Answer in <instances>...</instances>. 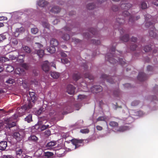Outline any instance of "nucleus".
<instances>
[{"label": "nucleus", "mask_w": 158, "mask_h": 158, "mask_svg": "<svg viewBox=\"0 0 158 158\" xmlns=\"http://www.w3.org/2000/svg\"><path fill=\"white\" fill-rule=\"evenodd\" d=\"M52 153L50 152H47L46 153V156H51L52 155Z\"/></svg>", "instance_id": "nucleus-50"}, {"label": "nucleus", "mask_w": 158, "mask_h": 158, "mask_svg": "<svg viewBox=\"0 0 158 158\" xmlns=\"http://www.w3.org/2000/svg\"><path fill=\"white\" fill-rule=\"evenodd\" d=\"M119 62L122 64H124L125 63V62L123 60L122 61V60H119Z\"/></svg>", "instance_id": "nucleus-57"}, {"label": "nucleus", "mask_w": 158, "mask_h": 158, "mask_svg": "<svg viewBox=\"0 0 158 158\" xmlns=\"http://www.w3.org/2000/svg\"><path fill=\"white\" fill-rule=\"evenodd\" d=\"M8 36V34L6 32L0 34V42L6 39Z\"/></svg>", "instance_id": "nucleus-15"}, {"label": "nucleus", "mask_w": 158, "mask_h": 158, "mask_svg": "<svg viewBox=\"0 0 158 158\" xmlns=\"http://www.w3.org/2000/svg\"><path fill=\"white\" fill-rule=\"evenodd\" d=\"M62 136L63 138L65 140V142L66 143H71L70 145L73 146L71 148L69 149L70 151L76 149L82 144V140L72 139L71 137L69 136L68 133H63L62 135Z\"/></svg>", "instance_id": "nucleus-1"}, {"label": "nucleus", "mask_w": 158, "mask_h": 158, "mask_svg": "<svg viewBox=\"0 0 158 158\" xmlns=\"http://www.w3.org/2000/svg\"><path fill=\"white\" fill-rule=\"evenodd\" d=\"M60 11V9L58 7L54 6L52 7L51 10V12L53 13H57Z\"/></svg>", "instance_id": "nucleus-18"}, {"label": "nucleus", "mask_w": 158, "mask_h": 158, "mask_svg": "<svg viewBox=\"0 0 158 158\" xmlns=\"http://www.w3.org/2000/svg\"><path fill=\"white\" fill-rule=\"evenodd\" d=\"M58 44V41L55 39H52L50 41V45L55 47Z\"/></svg>", "instance_id": "nucleus-16"}, {"label": "nucleus", "mask_w": 158, "mask_h": 158, "mask_svg": "<svg viewBox=\"0 0 158 158\" xmlns=\"http://www.w3.org/2000/svg\"><path fill=\"white\" fill-rule=\"evenodd\" d=\"M6 82L8 84H12L15 82V81L14 79L9 78L6 81Z\"/></svg>", "instance_id": "nucleus-28"}, {"label": "nucleus", "mask_w": 158, "mask_h": 158, "mask_svg": "<svg viewBox=\"0 0 158 158\" xmlns=\"http://www.w3.org/2000/svg\"><path fill=\"white\" fill-rule=\"evenodd\" d=\"M55 114V112L54 111H52L50 112L49 114V115L50 116H52L53 114Z\"/></svg>", "instance_id": "nucleus-54"}, {"label": "nucleus", "mask_w": 158, "mask_h": 158, "mask_svg": "<svg viewBox=\"0 0 158 158\" xmlns=\"http://www.w3.org/2000/svg\"><path fill=\"white\" fill-rule=\"evenodd\" d=\"M14 137L16 139L17 141H20L23 137V133L22 131L19 132H15L13 134Z\"/></svg>", "instance_id": "nucleus-6"}, {"label": "nucleus", "mask_w": 158, "mask_h": 158, "mask_svg": "<svg viewBox=\"0 0 158 158\" xmlns=\"http://www.w3.org/2000/svg\"><path fill=\"white\" fill-rule=\"evenodd\" d=\"M37 53L40 57H41L44 54V51L43 50H39L37 51Z\"/></svg>", "instance_id": "nucleus-22"}, {"label": "nucleus", "mask_w": 158, "mask_h": 158, "mask_svg": "<svg viewBox=\"0 0 158 158\" xmlns=\"http://www.w3.org/2000/svg\"><path fill=\"white\" fill-rule=\"evenodd\" d=\"M7 146V143L5 141H2L0 142V150H4Z\"/></svg>", "instance_id": "nucleus-13"}, {"label": "nucleus", "mask_w": 158, "mask_h": 158, "mask_svg": "<svg viewBox=\"0 0 158 158\" xmlns=\"http://www.w3.org/2000/svg\"><path fill=\"white\" fill-rule=\"evenodd\" d=\"M56 144V142L52 141L48 143L46 145V147L48 149H51Z\"/></svg>", "instance_id": "nucleus-12"}, {"label": "nucleus", "mask_w": 158, "mask_h": 158, "mask_svg": "<svg viewBox=\"0 0 158 158\" xmlns=\"http://www.w3.org/2000/svg\"><path fill=\"white\" fill-rule=\"evenodd\" d=\"M47 50L48 51L49 53H52L55 52L56 51V49L55 47L51 46L50 47L47 49Z\"/></svg>", "instance_id": "nucleus-19"}, {"label": "nucleus", "mask_w": 158, "mask_h": 158, "mask_svg": "<svg viewBox=\"0 0 158 158\" xmlns=\"http://www.w3.org/2000/svg\"><path fill=\"white\" fill-rule=\"evenodd\" d=\"M22 56L23 57H24V56H25V55H19V58L20 57V56Z\"/></svg>", "instance_id": "nucleus-64"}, {"label": "nucleus", "mask_w": 158, "mask_h": 158, "mask_svg": "<svg viewBox=\"0 0 158 158\" xmlns=\"http://www.w3.org/2000/svg\"><path fill=\"white\" fill-rule=\"evenodd\" d=\"M22 49L23 50L26 52L29 53L31 52V50L30 48L27 46H23Z\"/></svg>", "instance_id": "nucleus-21"}, {"label": "nucleus", "mask_w": 158, "mask_h": 158, "mask_svg": "<svg viewBox=\"0 0 158 158\" xmlns=\"http://www.w3.org/2000/svg\"><path fill=\"white\" fill-rule=\"evenodd\" d=\"M19 69H19V68H17V69H16L15 70L16 72L17 73H18V74H20V73H21V72H19V73L17 72H16L17 71H19Z\"/></svg>", "instance_id": "nucleus-60"}, {"label": "nucleus", "mask_w": 158, "mask_h": 158, "mask_svg": "<svg viewBox=\"0 0 158 158\" xmlns=\"http://www.w3.org/2000/svg\"><path fill=\"white\" fill-rule=\"evenodd\" d=\"M102 90V87L99 85L95 86L91 88V91L93 93H97Z\"/></svg>", "instance_id": "nucleus-7"}, {"label": "nucleus", "mask_w": 158, "mask_h": 158, "mask_svg": "<svg viewBox=\"0 0 158 158\" xmlns=\"http://www.w3.org/2000/svg\"><path fill=\"white\" fill-rule=\"evenodd\" d=\"M80 77V76L78 74H75L73 76V78L76 81Z\"/></svg>", "instance_id": "nucleus-39"}, {"label": "nucleus", "mask_w": 158, "mask_h": 158, "mask_svg": "<svg viewBox=\"0 0 158 158\" xmlns=\"http://www.w3.org/2000/svg\"><path fill=\"white\" fill-rule=\"evenodd\" d=\"M151 23L150 22H148V23H146V24H145V25L147 27H148V25H150L151 27L152 28H154V27H153V25H151Z\"/></svg>", "instance_id": "nucleus-47"}, {"label": "nucleus", "mask_w": 158, "mask_h": 158, "mask_svg": "<svg viewBox=\"0 0 158 158\" xmlns=\"http://www.w3.org/2000/svg\"><path fill=\"white\" fill-rule=\"evenodd\" d=\"M136 40H137V39H136V38L135 37H133L132 39V41H134V42L136 41Z\"/></svg>", "instance_id": "nucleus-59"}, {"label": "nucleus", "mask_w": 158, "mask_h": 158, "mask_svg": "<svg viewBox=\"0 0 158 158\" xmlns=\"http://www.w3.org/2000/svg\"><path fill=\"white\" fill-rule=\"evenodd\" d=\"M29 94L31 99L30 102H28V106L29 108H31L33 106V103L36 100V97L35 95V93L33 92H29Z\"/></svg>", "instance_id": "nucleus-5"}, {"label": "nucleus", "mask_w": 158, "mask_h": 158, "mask_svg": "<svg viewBox=\"0 0 158 158\" xmlns=\"http://www.w3.org/2000/svg\"><path fill=\"white\" fill-rule=\"evenodd\" d=\"M24 31V29L22 27L16 29L15 32H14V35L15 37H18L20 33H21Z\"/></svg>", "instance_id": "nucleus-10"}, {"label": "nucleus", "mask_w": 158, "mask_h": 158, "mask_svg": "<svg viewBox=\"0 0 158 158\" xmlns=\"http://www.w3.org/2000/svg\"><path fill=\"white\" fill-rule=\"evenodd\" d=\"M22 67L25 69H27V66L26 64H23L22 65Z\"/></svg>", "instance_id": "nucleus-51"}, {"label": "nucleus", "mask_w": 158, "mask_h": 158, "mask_svg": "<svg viewBox=\"0 0 158 158\" xmlns=\"http://www.w3.org/2000/svg\"><path fill=\"white\" fill-rule=\"evenodd\" d=\"M109 124L111 126L114 127H116L118 125V123L114 121L110 122Z\"/></svg>", "instance_id": "nucleus-30"}, {"label": "nucleus", "mask_w": 158, "mask_h": 158, "mask_svg": "<svg viewBox=\"0 0 158 158\" xmlns=\"http://www.w3.org/2000/svg\"><path fill=\"white\" fill-rule=\"evenodd\" d=\"M10 44L13 46L16 45L18 44V41L15 38H12L10 41Z\"/></svg>", "instance_id": "nucleus-20"}, {"label": "nucleus", "mask_w": 158, "mask_h": 158, "mask_svg": "<svg viewBox=\"0 0 158 158\" xmlns=\"http://www.w3.org/2000/svg\"><path fill=\"white\" fill-rule=\"evenodd\" d=\"M122 40L124 42L127 41L129 39V37L127 35H126L123 36L122 39Z\"/></svg>", "instance_id": "nucleus-38"}, {"label": "nucleus", "mask_w": 158, "mask_h": 158, "mask_svg": "<svg viewBox=\"0 0 158 158\" xmlns=\"http://www.w3.org/2000/svg\"><path fill=\"white\" fill-rule=\"evenodd\" d=\"M96 128L99 131H101L102 129V127L99 126H97L96 127Z\"/></svg>", "instance_id": "nucleus-46"}, {"label": "nucleus", "mask_w": 158, "mask_h": 158, "mask_svg": "<svg viewBox=\"0 0 158 158\" xmlns=\"http://www.w3.org/2000/svg\"><path fill=\"white\" fill-rule=\"evenodd\" d=\"M9 60V59L7 57L4 56H1L0 57V61L2 62H6Z\"/></svg>", "instance_id": "nucleus-26"}, {"label": "nucleus", "mask_w": 158, "mask_h": 158, "mask_svg": "<svg viewBox=\"0 0 158 158\" xmlns=\"http://www.w3.org/2000/svg\"><path fill=\"white\" fill-rule=\"evenodd\" d=\"M3 70V68L2 67L0 66V73L2 72Z\"/></svg>", "instance_id": "nucleus-61"}, {"label": "nucleus", "mask_w": 158, "mask_h": 158, "mask_svg": "<svg viewBox=\"0 0 158 158\" xmlns=\"http://www.w3.org/2000/svg\"><path fill=\"white\" fill-rule=\"evenodd\" d=\"M45 133L46 135H49L51 134V131L49 130L46 131H45Z\"/></svg>", "instance_id": "nucleus-49"}, {"label": "nucleus", "mask_w": 158, "mask_h": 158, "mask_svg": "<svg viewBox=\"0 0 158 158\" xmlns=\"http://www.w3.org/2000/svg\"><path fill=\"white\" fill-rule=\"evenodd\" d=\"M129 127L127 126L121 127L119 128H117L116 130V131L123 132L129 129Z\"/></svg>", "instance_id": "nucleus-14"}, {"label": "nucleus", "mask_w": 158, "mask_h": 158, "mask_svg": "<svg viewBox=\"0 0 158 158\" xmlns=\"http://www.w3.org/2000/svg\"><path fill=\"white\" fill-rule=\"evenodd\" d=\"M151 49V48L149 46H147L144 48V50L145 52H147L149 51Z\"/></svg>", "instance_id": "nucleus-41"}, {"label": "nucleus", "mask_w": 158, "mask_h": 158, "mask_svg": "<svg viewBox=\"0 0 158 158\" xmlns=\"http://www.w3.org/2000/svg\"><path fill=\"white\" fill-rule=\"evenodd\" d=\"M46 118L44 117H40L39 118V121L38 122V125L36 124L35 127V128H39V129L41 131H44L49 127V125H48L43 124H45L47 122L46 121Z\"/></svg>", "instance_id": "nucleus-3"}, {"label": "nucleus", "mask_w": 158, "mask_h": 158, "mask_svg": "<svg viewBox=\"0 0 158 158\" xmlns=\"http://www.w3.org/2000/svg\"><path fill=\"white\" fill-rule=\"evenodd\" d=\"M35 44H37L39 47L40 48H41L43 47V45L39 43H35Z\"/></svg>", "instance_id": "nucleus-55"}, {"label": "nucleus", "mask_w": 158, "mask_h": 158, "mask_svg": "<svg viewBox=\"0 0 158 158\" xmlns=\"http://www.w3.org/2000/svg\"><path fill=\"white\" fill-rule=\"evenodd\" d=\"M69 36L67 34L64 35L62 36L63 39L64 40H68L69 39Z\"/></svg>", "instance_id": "nucleus-37"}, {"label": "nucleus", "mask_w": 158, "mask_h": 158, "mask_svg": "<svg viewBox=\"0 0 158 158\" xmlns=\"http://www.w3.org/2000/svg\"><path fill=\"white\" fill-rule=\"evenodd\" d=\"M30 108L29 107L28 105L27 106L26 105L23 106L21 108H18L17 114H15L13 116L7 120L6 123L8 127L10 128L15 126L16 125V123L15 122L12 121V119H15L18 116H21L23 115L25 111L27 110L28 109Z\"/></svg>", "instance_id": "nucleus-2"}, {"label": "nucleus", "mask_w": 158, "mask_h": 158, "mask_svg": "<svg viewBox=\"0 0 158 158\" xmlns=\"http://www.w3.org/2000/svg\"><path fill=\"white\" fill-rule=\"evenodd\" d=\"M147 69L148 70H151V69H152V67H151V66L149 65L148 66Z\"/></svg>", "instance_id": "nucleus-56"}, {"label": "nucleus", "mask_w": 158, "mask_h": 158, "mask_svg": "<svg viewBox=\"0 0 158 158\" xmlns=\"http://www.w3.org/2000/svg\"><path fill=\"white\" fill-rule=\"evenodd\" d=\"M35 81L33 82L32 83V84H34L35 85H36L38 84V82L36 81L35 80H34Z\"/></svg>", "instance_id": "nucleus-58"}, {"label": "nucleus", "mask_w": 158, "mask_h": 158, "mask_svg": "<svg viewBox=\"0 0 158 158\" xmlns=\"http://www.w3.org/2000/svg\"><path fill=\"white\" fill-rule=\"evenodd\" d=\"M106 58H107L108 61L111 63H116V60L112 57L109 58L108 56H106Z\"/></svg>", "instance_id": "nucleus-27"}, {"label": "nucleus", "mask_w": 158, "mask_h": 158, "mask_svg": "<svg viewBox=\"0 0 158 158\" xmlns=\"http://www.w3.org/2000/svg\"><path fill=\"white\" fill-rule=\"evenodd\" d=\"M14 70L13 67L10 65H9L6 68V71L9 72H11Z\"/></svg>", "instance_id": "nucleus-25"}, {"label": "nucleus", "mask_w": 158, "mask_h": 158, "mask_svg": "<svg viewBox=\"0 0 158 158\" xmlns=\"http://www.w3.org/2000/svg\"><path fill=\"white\" fill-rule=\"evenodd\" d=\"M24 158H32L31 157L27 156L26 155L25 156H24Z\"/></svg>", "instance_id": "nucleus-62"}, {"label": "nucleus", "mask_w": 158, "mask_h": 158, "mask_svg": "<svg viewBox=\"0 0 158 158\" xmlns=\"http://www.w3.org/2000/svg\"><path fill=\"white\" fill-rule=\"evenodd\" d=\"M51 76L53 78L57 79L60 76V73L56 72H53L51 73Z\"/></svg>", "instance_id": "nucleus-17"}, {"label": "nucleus", "mask_w": 158, "mask_h": 158, "mask_svg": "<svg viewBox=\"0 0 158 158\" xmlns=\"http://www.w3.org/2000/svg\"><path fill=\"white\" fill-rule=\"evenodd\" d=\"M60 55L61 56H62V57H65L67 56L66 54L65 53L63 52H60Z\"/></svg>", "instance_id": "nucleus-48"}, {"label": "nucleus", "mask_w": 158, "mask_h": 158, "mask_svg": "<svg viewBox=\"0 0 158 158\" xmlns=\"http://www.w3.org/2000/svg\"><path fill=\"white\" fill-rule=\"evenodd\" d=\"M3 158H14V157L11 155H4Z\"/></svg>", "instance_id": "nucleus-42"}, {"label": "nucleus", "mask_w": 158, "mask_h": 158, "mask_svg": "<svg viewBox=\"0 0 158 158\" xmlns=\"http://www.w3.org/2000/svg\"><path fill=\"white\" fill-rule=\"evenodd\" d=\"M22 80H23L22 78L19 79V81H20V82H19V81H18L17 83L18 84H23Z\"/></svg>", "instance_id": "nucleus-53"}, {"label": "nucleus", "mask_w": 158, "mask_h": 158, "mask_svg": "<svg viewBox=\"0 0 158 158\" xmlns=\"http://www.w3.org/2000/svg\"><path fill=\"white\" fill-rule=\"evenodd\" d=\"M4 26L3 23H0V27H3Z\"/></svg>", "instance_id": "nucleus-63"}, {"label": "nucleus", "mask_w": 158, "mask_h": 158, "mask_svg": "<svg viewBox=\"0 0 158 158\" xmlns=\"http://www.w3.org/2000/svg\"><path fill=\"white\" fill-rule=\"evenodd\" d=\"M123 15L125 17L127 16L128 18H129V15H130V13L127 11H124L123 13Z\"/></svg>", "instance_id": "nucleus-36"}, {"label": "nucleus", "mask_w": 158, "mask_h": 158, "mask_svg": "<svg viewBox=\"0 0 158 158\" xmlns=\"http://www.w3.org/2000/svg\"><path fill=\"white\" fill-rule=\"evenodd\" d=\"M105 118L104 117H103V116L100 117L98 118L97 119V121L105 120Z\"/></svg>", "instance_id": "nucleus-44"}, {"label": "nucleus", "mask_w": 158, "mask_h": 158, "mask_svg": "<svg viewBox=\"0 0 158 158\" xmlns=\"http://www.w3.org/2000/svg\"><path fill=\"white\" fill-rule=\"evenodd\" d=\"M50 65L56 68V65L55 64L51 63L49 64L48 61H45L43 62L42 65V69L45 72H48L50 69Z\"/></svg>", "instance_id": "nucleus-4"}, {"label": "nucleus", "mask_w": 158, "mask_h": 158, "mask_svg": "<svg viewBox=\"0 0 158 158\" xmlns=\"http://www.w3.org/2000/svg\"><path fill=\"white\" fill-rule=\"evenodd\" d=\"M89 131V130L87 128L81 129L80 130V132L83 134L88 133Z\"/></svg>", "instance_id": "nucleus-31"}, {"label": "nucleus", "mask_w": 158, "mask_h": 158, "mask_svg": "<svg viewBox=\"0 0 158 158\" xmlns=\"http://www.w3.org/2000/svg\"><path fill=\"white\" fill-rule=\"evenodd\" d=\"M31 33L34 34H36L38 32V29L36 27H34L31 28Z\"/></svg>", "instance_id": "nucleus-29"}, {"label": "nucleus", "mask_w": 158, "mask_h": 158, "mask_svg": "<svg viewBox=\"0 0 158 158\" xmlns=\"http://www.w3.org/2000/svg\"><path fill=\"white\" fill-rule=\"evenodd\" d=\"M16 154L18 158H24V156L25 155L23 151L21 149H19L17 151Z\"/></svg>", "instance_id": "nucleus-9"}, {"label": "nucleus", "mask_w": 158, "mask_h": 158, "mask_svg": "<svg viewBox=\"0 0 158 158\" xmlns=\"http://www.w3.org/2000/svg\"><path fill=\"white\" fill-rule=\"evenodd\" d=\"M61 60L62 63L64 64H67L70 61V60L67 58L61 59Z\"/></svg>", "instance_id": "nucleus-32"}, {"label": "nucleus", "mask_w": 158, "mask_h": 158, "mask_svg": "<svg viewBox=\"0 0 158 158\" xmlns=\"http://www.w3.org/2000/svg\"><path fill=\"white\" fill-rule=\"evenodd\" d=\"M43 108H41L35 112V113L37 115H40L44 110H43Z\"/></svg>", "instance_id": "nucleus-33"}, {"label": "nucleus", "mask_w": 158, "mask_h": 158, "mask_svg": "<svg viewBox=\"0 0 158 158\" xmlns=\"http://www.w3.org/2000/svg\"><path fill=\"white\" fill-rule=\"evenodd\" d=\"M37 4L39 6L44 7L48 4V2L45 0H40L37 2Z\"/></svg>", "instance_id": "nucleus-11"}, {"label": "nucleus", "mask_w": 158, "mask_h": 158, "mask_svg": "<svg viewBox=\"0 0 158 158\" xmlns=\"http://www.w3.org/2000/svg\"><path fill=\"white\" fill-rule=\"evenodd\" d=\"M85 98V96L84 95L80 94L78 96V99L79 100H82Z\"/></svg>", "instance_id": "nucleus-40"}, {"label": "nucleus", "mask_w": 158, "mask_h": 158, "mask_svg": "<svg viewBox=\"0 0 158 158\" xmlns=\"http://www.w3.org/2000/svg\"><path fill=\"white\" fill-rule=\"evenodd\" d=\"M67 91L70 94H73L75 92V88L71 85H69L67 87Z\"/></svg>", "instance_id": "nucleus-8"}, {"label": "nucleus", "mask_w": 158, "mask_h": 158, "mask_svg": "<svg viewBox=\"0 0 158 158\" xmlns=\"http://www.w3.org/2000/svg\"><path fill=\"white\" fill-rule=\"evenodd\" d=\"M149 34L151 36H154V32H153V31H151L149 32Z\"/></svg>", "instance_id": "nucleus-52"}, {"label": "nucleus", "mask_w": 158, "mask_h": 158, "mask_svg": "<svg viewBox=\"0 0 158 158\" xmlns=\"http://www.w3.org/2000/svg\"><path fill=\"white\" fill-rule=\"evenodd\" d=\"M141 7L142 9H145L147 8V5L146 3L144 2H142L141 4Z\"/></svg>", "instance_id": "nucleus-35"}, {"label": "nucleus", "mask_w": 158, "mask_h": 158, "mask_svg": "<svg viewBox=\"0 0 158 158\" xmlns=\"http://www.w3.org/2000/svg\"><path fill=\"white\" fill-rule=\"evenodd\" d=\"M7 18L6 17H4L3 16H0V21L7 20Z\"/></svg>", "instance_id": "nucleus-45"}, {"label": "nucleus", "mask_w": 158, "mask_h": 158, "mask_svg": "<svg viewBox=\"0 0 158 158\" xmlns=\"http://www.w3.org/2000/svg\"><path fill=\"white\" fill-rule=\"evenodd\" d=\"M38 138L35 136L34 135H31L28 138V140L30 141H36L38 140Z\"/></svg>", "instance_id": "nucleus-23"}, {"label": "nucleus", "mask_w": 158, "mask_h": 158, "mask_svg": "<svg viewBox=\"0 0 158 158\" xmlns=\"http://www.w3.org/2000/svg\"><path fill=\"white\" fill-rule=\"evenodd\" d=\"M32 116L31 114H29L25 118V121L28 123H30L32 121Z\"/></svg>", "instance_id": "nucleus-24"}, {"label": "nucleus", "mask_w": 158, "mask_h": 158, "mask_svg": "<svg viewBox=\"0 0 158 158\" xmlns=\"http://www.w3.org/2000/svg\"><path fill=\"white\" fill-rule=\"evenodd\" d=\"M42 25L44 27L47 28L48 27V24L47 22H43L42 23Z\"/></svg>", "instance_id": "nucleus-43"}, {"label": "nucleus", "mask_w": 158, "mask_h": 158, "mask_svg": "<svg viewBox=\"0 0 158 158\" xmlns=\"http://www.w3.org/2000/svg\"><path fill=\"white\" fill-rule=\"evenodd\" d=\"M87 7L89 9H93L94 7V4L93 3H90L88 5Z\"/></svg>", "instance_id": "nucleus-34"}]
</instances>
